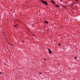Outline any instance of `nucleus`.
Instances as JSON below:
<instances>
[{
  "label": "nucleus",
  "instance_id": "obj_1",
  "mask_svg": "<svg viewBox=\"0 0 80 80\" xmlns=\"http://www.w3.org/2000/svg\"><path fill=\"white\" fill-rule=\"evenodd\" d=\"M41 2L44 3L45 5H48V3H47V2L46 1H45L43 0H41Z\"/></svg>",
  "mask_w": 80,
  "mask_h": 80
},
{
  "label": "nucleus",
  "instance_id": "obj_2",
  "mask_svg": "<svg viewBox=\"0 0 80 80\" xmlns=\"http://www.w3.org/2000/svg\"><path fill=\"white\" fill-rule=\"evenodd\" d=\"M48 50L49 52V53H52V51H51V50H50V49L49 48L48 49Z\"/></svg>",
  "mask_w": 80,
  "mask_h": 80
},
{
  "label": "nucleus",
  "instance_id": "obj_3",
  "mask_svg": "<svg viewBox=\"0 0 80 80\" xmlns=\"http://www.w3.org/2000/svg\"><path fill=\"white\" fill-rule=\"evenodd\" d=\"M44 23H46L47 24L48 23V22L46 21H44Z\"/></svg>",
  "mask_w": 80,
  "mask_h": 80
},
{
  "label": "nucleus",
  "instance_id": "obj_4",
  "mask_svg": "<svg viewBox=\"0 0 80 80\" xmlns=\"http://www.w3.org/2000/svg\"><path fill=\"white\" fill-rule=\"evenodd\" d=\"M55 6H56V7H58V8L60 7V6H59V5H56Z\"/></svg>",
  "mask_w": 80,
  "mask_h": 80
},
{
  "label": "nucleus",
  "instance_id": "obj_5",
  "mask_svg": "<svg viewBox=\"0 0 80 80\" xmlns=\"http://www.w3.org/2000/svg\"><path fill=\"white\" fill-rule=\"evenodd\" d=\"M18 27V24H17L16 25H15L14 26V27Z\"/></svg>",
  "mask_w": 80,
  "mask_h": 80
},
{
  "label": "nucleus",
  "instance_id": "obj_6",
  "mask_svg": "<svg viewBox=\"0 0 80 80\" xmlns=\"http://www.w3.org/2000/svg\"><path fill=\"white\" fill-rule=\"evenodd\" d=\"M51 2H52V3H54V2L53 1H51Z\"/></svg>",
  "mask_w": 80,
  "mask_h": 80
},
{
  "label": "nucleus",
  "instance_id": "obj_7",
  "mask_svg": "<svg viewBox=\"0 0 80 80\" xmlns=\"http://www.w3.org/2000/svg\"><path fill=\"white\" fill-rule=\"evenodd\" d=\"M75 59H77V57H75Z\"/></svg>",
  "mask_w": 80,
  "mask_h": 80
},
{
  "label": "nucleus",
  "instance_id": "obj_8",
  "mask_svg": "<svg viewBox=\"0 0 80 80\" xmlns=\"http://www.w3.org/2000/svg\"><path fill=\"white\" fill-rule=\"evenodd\" d=\"M58 45H60V43L58 44Z\"/></svg>",
  "mask_w": 80,
  "mask_h": 80
},
{
  "label": "nucleus",
  "instance_id": "obj_9",
  "mask_svg": "<svg viewBox=\"0 0 80 80\" xmlns=\"http://www.w3.org/2000/svg\"><path fill=\"white\" fill-rule=\"evenodd\" d=\"M76 0V2H78V0Z\"/></svg>",
  "mask_w": 80,
  "mask_h": 80
},
{
  "label": "nucleus",
  "instance_id": "obj_10",
  "mask_svg": "<svg viewBox=\"0 0 80 80\" xmlns=\"http://www.w3.org/2000/svg\"><path fill=\"white\" fill-rule=\"evenodd\" d=\"M40 75H41V74H42V73H41V72L40 73Z\"/></svg>",
  "mask_w": 80,
  "mask_h": 80
},
{
  "label": "nucleus",
  "instance_id": "obj_11",
  "mask_svg": "<svg viewBox=\"0 0 80 80\" xmlns=\"http://www.w3.org/2000/svg\"><path fill=\"white\" fill-rule=\"evenodd\" d=\"M44 60H46V59L45 58L44 59Z\"/></svg>",
  "mask_w": 80,
  "mask_h": 80
},
{
  "label": "nucleus",
  "instance_id": "obj_12",
  "mask_svg": "<svg viewBox=\"0 0 80 80\" xmlns=\"http://www.w3.org/2000/svg\"><path fill=\"white\" fill-rule=\"evenodd\" d=\"M1 73H2V72H0V74H1Z\"/></svg>",
  "mask_w": 80,
  "mask_h": 80
},
{
  "label": "nucleus",
  "instance_id": "obj_13",
  "mask_svg": "<svg viewBox=\"0 0 80 80\" xmlns=\"http://www.w3.org/2000/svg\"><path fill=\"white\" fill-rule=\"evenodd\" d=\"M63 0H60V1H62Z\"/></svg>",
  "mask_w": 80,
  "mask_h": 80
},
{
  "label": "nucleus",
  "instance_id": "obj_14",
  "mask_svg": "<svg viewBox=\"0 0 80 80\" xmlns=\"http://www.w3.org/2000/svg\"><path fill=\"white\" fill-rule=\"evenodd\" d=\"M74 5V4L72 5V6H73Z\"/></svg>",
  "mask_w": 80,
  "mask_h": 80
},
{
  "label": "nucleus",
  "instance_id": "obj_15",
  "mask_svg": "<svg viewBox=\"0 0 80 80\" xmlns=\"http://www.w3.org/2000/svg\"><path fill=\"white\" fill-rule=\"evenodd\" d=\"M5 65H6V64H5Z\"/></svg>",
  "mask_w": 80,
  "mask_h": 80
}]
</instances>
